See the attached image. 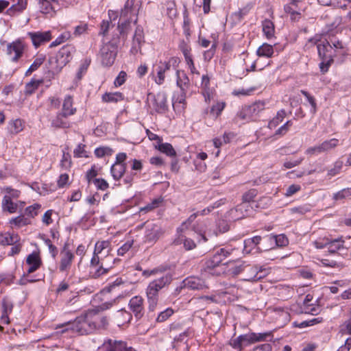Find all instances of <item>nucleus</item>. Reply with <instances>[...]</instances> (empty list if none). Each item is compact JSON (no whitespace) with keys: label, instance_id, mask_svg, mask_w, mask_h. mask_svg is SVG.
<instances>
[{"label":"nucleus","instance_id":"f3484780","mask_svg":"<svg viewBox=\"0 0 351 351\" xmlns=\"http://www.w3.org/2000/svg\"><path fill=\"white\" fill-rule=\"evenodd\" d=\"M131 319V313L124 309L117 311L113 316V322L118 326L129 323Z\"/></svg>","mask_w":351,"mask_h":351},{"label":"nucleus","instance_id":"58836bf2","mask_svg":"<svg viewBox=\"0 0 351 351\" xmlns=\"http://www.w3.org/2000/svg\"><path fill=\"white\" fill-rule=\"evenodd\" d=\"M168 269H169L168 267L161 265L158 267L154 268L153 269L144 270L143 271V276L145 277H149L151 276H156V275L162 274L166 272V271Z\"/></svg>","mask_w":351,"mask_h":351},{"label":"nucleus","instance_id":"2eb2a0df","mask_svg":"<svg viewBox=\"0 0 351 351\" xmlns=\"http://www.w3.org/2000/svg\"><path fill=\"white\" fill-rule=\"evenodd\" d=\"M143 299L141 296L136 295L129 301V307L137 319L141 318L144 315Z\"/></svg>","mask_w":351,"mask_h":351},{"label":"nucleus","instance_id":"c9c22d12","mask_svg":"<svg viewBox=\"0 0 351 351\" xmlns=\"http://www.w3.org/2000/svg\"><path fill=\"white\" fill-rule=\"evenodd\" d=\"M43 83V80H32L25 85V95H32Z\"/></svg>","mask_w":351,"mask_h":351},{"label":"nucleus","instance_id":"13d9d810","mask_svg":"<svg viewBox=\"0 0 351 351\" xmlns=\"http://www.w3.org/2000/svg\"><path fill=\"white\" fill-rule=\"evenodd\" d=\"M85 145L83 144H79L77 147L74 149L73 154L74 156L77 158H86L88 157V155L86 154V150L84 149Z\"/></svg>","mask_w":351,"mask_h":351},{"label":"nucleus","instance_id":"bf43d9fd","mask_svg":"<svg viewBox=\"0 0 351 351\" xmlns=\"http://www.w3.org/2000/svg\"><path fill=\"white\" fill-rule=\"evenodd\" d=\"M13 304L12 303L7 300L3 299L1 304V312L3 313L10 314L12 311Z\"/></svg>","mask_w":351,"mask_h":351},{"label":"nucleus","instance_id":"8fccbe9b","mask_svg":"<svg viewBox=\"0 0 351 351\" xmlns=\"http://www.w3.org/2000/svg\"><path fill=\"white\" fill-rule=\"evenodd\" d=\"M134 244L133 240H128L123 243L117 250V254L119 256H123L128 252Z\"/></svg>","mask_w":351,"mask_h":351},{"label":"nucleus","instance_id":"c85d7f7f","mask_svg":"<svg viewBox=\"0 0 351 351\" xmlns=\"http://www.w3.org/2000/svg\"><path fill=\"white\" fill-rule=\"evenodd\" d=\"M111 243L109 241H99L96 242L94 248V254H100L101 252L110 253Z\"/></svg>","mask_w":351,"mask_h":351},{"label":"nucleus","instance_id":"72a5a7b5","mask_svg":"<svg viewBox=\"0 0 351 351\" xmlns=\"http://www.w3.org/2000/svg\"><path fill=\"white\" fill-rule=\"evenodd\" d=\"M286 115H287V113L284 109H281L279 111H278L276 116L275 117H274L273 119L269 122V124H268L269 128L271 129L276 128L281 122H282V121L284 120Z\"/></svg>","mask_w":351,"mask_h":351},{"label":"nucleus","instance_id":"0e129e2a","mask_svg":"<svg viewBox=\"0 0 351 351\" xmlns=\"http://www.w3.org/2000/svg\"><path fill=\"white\" fill-rule=\"evenodd\" d=\"M252 7V3H248L245 7L241 8L237 12H235L234 14L238 17L239 19H241L249 12Z\"/></svg>","mask_w":351,"mask_h":351},{"label":"nucleus","instance_id":"680f3d73","mask_svg":"<svg viewBox=\"0 0 351 351\" xmlns=\"http://www.w3.org/2000/svg\"><path fill=\"white\" fill-rule=\"evenodd\" d=\"M311 210L309 205H303L298 207H293L290 209L291 213H299L300 215L306 214Z\"/></svg>","mask_w":351,"mask_h":351},{"label":"nucleus","instance_id":"69168bd1","mask_svg":"<svg viewBox=\"0 0 351 351\" xmlns=\"http://www.w3.org/2000/svg\"><path fill=\"white\" fill-rule=\"evenodd\" d=\"M246 265H247V264H246L245 263H242L240 265H235L234 267H232L230 269L231 273L234 276H237L239 274H243V273L244 271L243 269L245 268Z\"/></svg>","mask_w":351,"mask_h":351},{"label":"nucleus","instance_id":"6e6552de","mask_svg":"<svg viewBox=\"0 0 351 351\" xmlns=\"http://www.w3.org/2000/svg\"><path fill=\"white\" fill-rule=\"evenodd\" d=\"M243 280L245 281H258L263 278L267 274L265 269L257 265L247 264L243 269Z\"/></svg>","mask_w":351,"mask_h":351},{"label":"nucleus","instance_id":"e433bc0d","mask_svg":"<svg viewBox=\"0 0 351 351\" xmlns=\"http://www.w3.org/2000/svg\"><path fill=\"white\" fill-rule=\"evenodd\" d=\"M16 234H5L0 236V243L3 245H13L18 241Z\"/></svg>","mask_w":351,"mask_h":351},{"label":"nucleus","instance_id":"a19ab883","mask_svg":"<svg viewBox=\"0 0 351 351\" xmlns=\"http://www.w3.org/2000/svg\"><path fill=\"white\" fill-rule=\"evenodd\" d=\"M338 141H339L337 138H331L322 143L320 144L322 153L328 152L336 147L338 145Z\"/></svg>","mask_w":351,"mask_h":351},{"label":"nucleus","instance_id":"37998d69","mask_svg":"<svg viewBox=\"0 0 351 351\" xmlns=\"http://www.w3.org/2000/svg\"><path fill=\"white\" fill-rule=\"evenodd\" d=\"M343 162L341 160H336L333 164V167L328 170V176L330 178L333 177L341 172L343 167Z\"/></svg>","mask_w":351,"mask_h":351},{"label":"nucleus","instance_id":"20e7f679","mask_svg":"<svg viewBox=\"0 0 351 351\" xmlns=\"http://www.w3.org/2000/svg\"><path fill=\"white\" fill-rule=\"evenodd\" d=\"M115 261L110 253L101 252L94 254L90 260V267L91 273L95 278L106 274L112 267V264Z\"/></svg>","mask_w":351,"mask_h":351},{"label":"nucleus","instance_id":"e2e57ef3","mask_svg":"<svg viewBox=\"0 0 351 351\" xmlns=\"http://www.w3.org/2000/svg\"><path fill=\"white\" fill-rule=\"evenodd\" d=\"M273 239L275 241L278 246H285L288 244V239L284 234H279L273 236Z\"/></svg>","mask_w":351,"mask_h":351},{"label":"nucleus","instance_id":"49530a36","mask_svg":"<svg viewBox=\"0 0 351 351\" xmlns=\"http://www.w3.org/2000/svg\"><path fill=\"white\" fill-rule=\"evenodd\" d=\"M86 30H87V25L85 23L80 24L75 27L74 32L72 35L70 34H67V40L70 39L73 37L79 36L82 35V34H84V32H86Z\"/></svg>","mask_w":351,"mask_h":351},{"label":"nucleus","instance_id":"6ab92c4d","mask_svg":"<svg viewBox=\"0 0 351 351\" xmlns=\"http://www.w3.org/2000/svg\"><path fill=\"white\" fill-rule=\"evenodd\" d=\"M245 207V204H241L235 208L230 209L228 213L230 218L234 221L243 218L245 215V213L247 211Z\"/></svg>","mask_w":351,"mask_h":351},{"label":"nucleus","instance_id":"ea45409f","mask_svg":"<svg viewBox=\"0 0 351 351\" xmlns=\"http://www.w3.org/2000/svg\"><path fill=\"white\" fill-rule=\"evenodd\" d=\"M45 57L39 56L37 57L25 73V75H29L33 71H36L44 62Z\"/></svg>","mask_w":351,"mask_h":351},{"label":"nucleus","instance_id":"4be33fe9","mask_svg":"<svg viewBox=\"0 0 351 351\" xmlns=\"http://www.w3.org/2000/svg\"><path fill=\"white\" fill-rule=\"evenodd\" d=\"M66 100L62 104V110L60 113L58 114L57 116L52 119L51 125L56 128H64V119L66 118Z\"/></svg>","mask_w":351,"mask_h":351},{"label":"nucleus","instance_id":"f03ea898","mask_svg":"<svg viewBox=\"0 0 351 351\" xmlns=\"http://www.w3.org/2000/svg\"><path fill=\"white\" fill-rule=\"evenodd\" d=\"M162 274L159 278L151 281L146 289L149 310L151 311L155 309L158 304L159 291L169 286L173 280L170 272H165Z\"/></svg>","mask_w":351,"mask_h":351},{"label":"nucleus","instance_id":"4c0bfd02","mask_svg":"<svg viewBox=\"0 0 351 351\" xmlns=\"http://www.w3.org/2000/svg\"><path fill=\"white\" fill-rule=\"evenodd\" d=\"M158 149L168 156L176 157V152L170 143H165L159 144Z\"/></svg>","mask_w":351,"mask_h":351},{"label":"nucleus","instance_id":"774afa93","mask_svg":"<svg viewBox=\"0 0 351 351\" xmlns=\"http://www.w3.org/2000/svg\"><path fill=\"white\" fill-rule=\"evenodd\" d=\"M215 48H216V45L215 44H213V45H212L210 49L204 51V59L205 60L209 61L213 58V57L215 53Z\"/></svg>","mask_w":351,"mask_h":351},{"label":"nucleus","instance_id":"864d4df0","mask_svg":"<svg viewBox=\"0 0 351 351\" xmlns=\"http://www.w3.org/2000/svg\"><path fill=\"white\" fill-rule=\"evenodd\" d=\"M93 182L95 184L97 189L105 191L109 185L107 181L103 178H95L93 180Z\"/></svg>","mask_w":351,"mask_h":351},{"label":"nucleus","instance_id":"c03bdc74","mask_svg":"<svg viewBox=\"0 0 351 351\" xmlns=\"http://www.w3.org/2000/svg\"><path fill=\"white\" fill-rule=\"evenodd\" d=\"M27 7V0H19L16 4L12 5L11 8H9L8 12L10 14H14L16 12H22Z\"/></svg>","mask_w":351,"mask_h":351},{"label":"nucleus","instance_id":"79ce46f5","mask_svg":"<svg viewBox=\"0 0 351 351\" xmlns=\"http://www.w3.org/2000/svg\"><path fill=\"white\" fill-rule=\"evenodd\" d=\"M226 106L224 101H218L213 105L210 110V114L215 117H219Z\"/></svg>","mask_w":351,"mask_h":351},{"label":"nucleus","instance_id":"c756f323","mask_svg":"<svg viewBox=\"0 0 351 351\" xmlns=\"http://www.w3.org/2000/svg\"><path fill=\"white\" fill-rule=\"evenodd\" d=\"M274 52V51L272 45L267 43H263L258 48L256 54L260 57L271 58L273 56Z\"/></svg>","mask_w":351,"mask_h":351},{"label":"nucleus","instance_id":"393cba45","mask_svg":"<svg viewBox=\"0 0 351 351\" xmlns=\"http://www.w3.org/2000/svg\"><path fill=\"white\" fill-rule=\"evenodd\" d=\"M123 99L124 96L120 92L106 93L102 95V101L106 103H117Z\"/></svg>","mask_w":351,"mask_h":351},{"label":"nucleus","instance_id":"9d476101","mask_svg":"<svg viewBox=\"0 0 351 351\" xmlns=\"http://www.w3.org/2000/svg\"><path fill=\"white\" fill-rule=\"evenodd\" d=\"M186 288L190 290L202 291L208 288L206 281L197 276L186 278L180 286V289Z\"/></svg>","mask_w":351,"mask_h":351},{"label":"nucleus","instance_id":"6e6d98bb","mask_svg":"<svg viewBox=\"0 0 351 351\" xmlns=\"http://www.w3.org/2000/svg\"><path fill=\"white\" fill-rule=\"evenodd\" d=\"M300 92L306 98L312 107L313 112L315 113L317 108V104L315 98L304 90H301Z\"/></svg>","mask_w":351,"mask_h":351},{"label":"nucleus","instance_id":"f257e3e1","mask_svg":"<svg viewBox=\"0 0 351 351\" xmlns=\"http://www.w3.org/2000/svg\"><path fill=\"white\" fill-rule=\"evenodd\" d=\"M108 324L109 320L106 316L101 315L97 310L91 309L84 315L68 320L67 332L88 334L95 330L106 329Z\"/></svg>","mask_w":351,"mask_h":351},{"label":"nucleus","instance_id":"b1692460","mask_svg":"<svg viewBox=\"0 0 351 351\" xmlns=\"http://www.w3.org/2000/svg\"><path fill=\"white\" fill-rule=\"evenodd\" d=\"M91 60L90 58H85L82 62L78 71L76 73L75 78L74 80L75 86H77V83L82 78L84 74H85L87 71V69L90 64Z\"/></svg>","mask_w":351,"mask_h":351},{"label":"nucleus","instance_id":"de8ad7c7","mask_svg":"<svg viewBox=\"0 0 351 351\" xmlns=\"http://www.w3.org/2000/svg\"><path fill=\"white\" fill-rule=\"evenodd\" d=\"M350 196H351V188H346L335 193L333 199L335 200H341Z\"/></svg>","mask_w":351,"mask_h":351},{"label":"nucleus","instance_id":"39448f33","mask_svg":"<svg viewBox=\"0 0 351 351\" xmlns=\"http://www.w3.org/2000/svg\"><path fill=\"white\" fill-rule=\"evenodd\" d=\"M271 336V332L262 333L249 332L241 335L237 338L232 339L229 344L232 348L239 350V351H242L243 348L258 341H265L267 337Z\"/></svg>","mask_w":351,"mask_h":351},{"label":"nucleus","instance_id":"7ed1b4c3","mask_svg":"<svg viewBox=\"0 0 351 351\" xmlns=\"http://www.w3.org/2000/svg\"><path fill=\"white\" fill-rule=\"evenodd\" d=\"M232 252L233 249L229 247L215 250L213 256L204 261L202 271L213 276L219 275L221 271H218V267L226 258L232 254Z\"/></svg>","mask_w":351,"mask_h":351},{"label":"nucleus","instance_id":"a18cd8bd","mask_svg":"<svg viewBox=\"0 0 351 351\" xmlns=\"http://www.w3.org/2000/svg\"><path fill=\"white\" fill-rule=\"evenodd\" d=\"M41 208L40 204H34L25 208V213L28 217L33 218L38 214V211Z\"/></svg>","mask_w":351,"mask_h":351},{"label":"nucleus","instance_id":"9b49d317","mask_svg":"<svg viewBox=\"0 0 351 351\" xmlns=\"http://www.w3.org/2000/svg\"><path fill=\"white\" fill-rule=\"evenodd\" d=\"M345 241L342 237L328 239V251L330 254H346L350 246L345 245Z\"/></svg>","mask_w":351,"mask_h":351},{"label":"nucleus","instance_id":"473e14b6","mask_svg":"<svg viewBox=\"0 0 351 351\" xmlns=\"http://www.w3.org/2000/svg\"><path fill=\"white\" fill-rule=\"evenodd\" d=\"M135 0H127L123 8L121 9L120 12V19H129L128 14L132 13L133 11V7L134 5Z\"/></svg>","mask_w":351,"mask_h":351},{"label":"nucleus","instance_id":"5fc2aeb1","mask_svg":"<svg viewBox=\"0 0 351 351\" xmlns=\"http://www.w3.org/2000/svg\"><path fill=\"white\" fill-rule=\"evenodd\" d=\"M257 195V191L255 189H252L243 195V201L244 202H250L253 201L254 198Z\"/></svg>","mask_w":351,"mask_h":351},{"label":"nucleus","instance_id":"603ef678","mask_svg":"<svg viewBox=\"0 0 351 351\" xmlns=\"http://www.w3.org/2000/svg\"><path fill=\"white\" fill-rule=\"evenodd\" d=\"M112 150L111 148L108 147H97L95 149V155L97 158H102L106 155H110Z\"/></svg>","mask_w":351,"mask_h":351},{"label":"nucleus","instance_id":"aec40b11","mask_svg":"<svg viewBox=\"0 0 351 351\" xmlns=\"http://www.w3.org/2000/svg\"><path fill=\"white\" fill-rule=\"evenodd\" d=\"M126 343L121 341L108 340L104 343L103 349L106 351H124Z\"/></svg>","mask_w":351,"mask_h":351},{"label":"nucleus","instance_id":"1a4fd4ad","mask_svg":"<svg viewBox=\"0 0 351 351\" xmlns=\"http://www.w3.org/2000/svg\"><path fill=\"white\" fill-rule=\"evenodd\" d=\"M145 225V241L147 243H155L163 233L161 227L152 222H147Z\"/></svg>","mask_w":351,"mask_h":351},{"label":"nucleus","instance_id":"052dcab7","mask_svg":"<svg viewBox=\"0 0 351 351\" xmlns=\"http://www.w3.org/2000/svg\"><path fill=\"white\" fill-rule=\"evenodd\" d=\"M126 77H127V73L125 71H120L119 75L114 80V86L116 87H118V86L123 85L126 80Z\"/></svg>","mask_w":351,"mask_h":351},{"label":"nucleus","instance_id":"423d86ee","mask_svg":"<svg viewBox=\"0 0 351 351\" xmlns=\"http://www.w3.org/2000/svg\"><path fill=\"white\" fill-rule=\"evenodd\" d=\"M117 54L116 42L110 41L105 43L100 49L101 64L104 66H110L114 62Z\"/></svg>","mask_w":351,"mask_h":351},{"label":"nucleus","instance_id":"ddd939ff","mask_svg":"<svg viewBox=\"0 0 351 351\" xmlns=\"http://www.w3.org/2000/svg\"><path fill=\"white\" fill-rule=\"evenodd\" d=\"M145 43L143 29L141 26L137 25L132 38V45L130 51L133 54L141 52L142 45Z\"/></svg>","mask_w":351,"mask_h":351},{"label":"nucleus","instance_id":"f8f14e48","mask_svg":"<svg viewBox=\"0 0 351 351\" xmlns=\"http://www.w3.org/2000/svg\"><path fill=\"white\" fill-rule=\"evenodd\" d=\"M24 47V44L21 40L14 41L8 45L7 53L13 62H16L23 53Z\"/></svg>","mask_w":351,"mask_h":351},{"label":"nucleus","instance_id":"dca6fc26","mask_svg":"<svg viewBox=\"0 0 351 351\" xmlns=\"http://www.w3.org/2000/svg\"><path fill=\"white\" fill-rule=\"evenodd\" d=\"M26 263L28 265L27 274H29L36 271L41 265L42 262L38 254L33 252L27 256Z\"/></svg>","mask_w":351,"mask_h":351},{"label":"nucleus","instance_id":"412c9836","mask_svg":"<svg viewBox=\"0 0 351 351\" xmlns=\"http://www.w3.org/2000/svg\"><path fill=\"white\" fill-rule=\"evenodd\" d=\"M126 164L114 163L110 169L112 176L115 180H120L125 172Z\"/></svg>","mask_w":351,"mask_h":351},{"label":"nucleus","instance_id":"4468645a","mask_svg":"<svg viewBox=\"0 0 351 351\" xmlns=\"http://www.w3.org/2000/svg\"><path fill=\"white\" fill-rule=\"evenodd\" d=\"M27 36L32 40L34 46L37 48L43 43L49 42L51 39L50 31L47 32H31Z\"/></svg>","mask_w":351,"mask_h":351},{"label":"nucleus","instance_id":"a878e982","mask_svg":"<svg viewBox=\"0 0 351 351\" xmlns=\"http://www.w3.org/2000/svg\"><path fill=\"white\" fill-rule=\"evenodd\" d=\"M18 208V204L12 201L11 197L5 195L2 201V209L3 211H8L10 213H16Z\"/></svg>","mask_w":351,"mask_h":351},{"label":"nucleus","instance_id":"f704fd0d","mask_svg":"<svg viewBox=\"0 0 351 351\" xmlns=\"http://www.w3.org/2000/svg\"><path fill=\"white\" fill-rule=\"evenodd\" d=\"M10 223L16 227L20 228L30 223V219L24 215H21L10 220Z\"/></svg>","mask_w":351,"mask_h":351},{"label":"nucleus","instance_id":"3c124183","mask_svg":"<svg viewBox=\"0 0 351 351\" xmlns=\"http://www.w3.org/2000/svg\"><path fill=\"white\" fill-rule=\"evenodd\" d=\"M173 313V310L171 308H167L165 311L160 312L156 318L158 322H162L166 321Z\"/></svg>","mask_w":351,"mask_h":351},{"label":"nucleus","instance_id":"5701e85b","mask_svg":"<svg viewBox=\"0 0 351 351\" xmlns=\"http://www.w3.org/2000/svg\"><path fill=\"white\" fill-rule=\"evenodd\" d=\"M248 112L252 115V118L256 117L265 108V102L258 101L250 106H246Z\"/></svg>","mask_w":351,"mask_h":351},{"label":"nucleus","instance_id":"0eeeda50","mask_svg":"<svg viewBox=\"0 0 351 351\" xmlns=\"http://www.w3.org/2000/svg\"><path fill=\"white\" fill-rule=\"evenodd\" d=\"M167 99L165 93L159 92L157 94L149 93L147 100L149 108L158 113H164L167 110Z\"/></svg>","mask_w":351,"mask_h":351},{"label":"nucleus","instance_id":"09e8293b","mask_svg":"<svg viewBox=\"0 0 351 351\" xmlns=\"http://www.w3.org/2000/svg\"><path fill=\"white\" fill-rule=\"evenodd\" d=\"M38 3L42 13H49L52 9L51 1L49 0H38Z\"/></svg>","mask_w":351,"mask_h":351},{"label":"nucleus","instance_id":"4d7b16f0","mask_svg":"<svg viewBox=\"0 0 351 351\" xmlns=\"http://www.w3.org/2000/svg\"><path fill=\"white\" fill-rule=\"evenodd\" d=\"M291 121H287L285 124L280 126L275 132V135L283 136L289 130V128L292 125Z\"/></svg>","mask_w":351,"mask_h":351},{"label":"nucleus","instance_id":"cd10ccee","mask_svg":"<svg viewBox=\"0 0 351 351\" xmlns=\"http://www.w3.org/2000/svg\"><path fill=\"white\" fill-rule=\"evenodd\" d=\"M263 32L267 39H270L274 36L275 27L274 23L269 19H265L262 22Z\"/></svg>","mask_w":351,"mask_h":351},{"label":"nucleus","instance_id":"bb28decb","mask_svg":"<svg viewBox=\"0 0 351 351\" xmlns=\"http://www.w3.org/2000/svg\"><path fill=\"white\" fill-rule=\"evenodd\" d=\"M25 126V122L21 119H16L9 122V131L12 134H16L21 132Z\"/></svg>","mask_w":351,"mask_h":351},{"label":"nucleus","instance_id":"a211bd4d","mask_svg":"<svg viewBox=\"0 0 351 351\" xmlns=\"http://www.w3.org/2000/svg\"><path fill=\"white\" fill-rule=\"evenodd\" d=\"M176 84L177 86L180 88L181 92L184 93L188 90L190 85V81L187 75L184 71L177 70Z\"/></svg>","mask_w":351,"mask_h":351},{"label":"nucleus","instance_id":"2f4dec72","mask_svg":"<svg viewBox=\"0 0 351 351\" xmlns=\"http://www.w3.org/2000/svg\"><path fill=\"white\" fill-rule=\"evenodd\" d=\"M118 29L119 31L120 36L124 40H125L127 38L128 33L132 29L131 20L130 19H125L123 22L118 25Z\"/></svg>","mask_w":351,"mask_h":351},{"label":"nucleus","instance_id":"7c9ffc66","mask_svg":"<svg viewBox=\"0 0 351 351\" xmlns=\"http://www.w3.org/2000/svg\"><path fill=\"white\" fill-rule=\"evenodd\" d=\"M66 47L63 46L54 57L57 69H62L66 66Z\"/></svg>","mask_w":351,"mask_h":351},{"label":"nucleus","instance_id":"338daca9","mask_svg":"<svg viewBox=\"0 0 351 351\" xmlns=\"http://www.w3.org/2000/svg\"><path fill=\"white\" fill-rule=\"evenodd\" d=\"M246 106L242 108V110L237 113V117L241 120H248L252 119V115L250 114Z\"/></svg>","mask_w":351,"mask_h":351}]
</instances>
